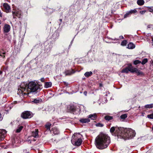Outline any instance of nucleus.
Instances as JSON below:
<instances>
[{"label":"nucleus","mask_w":153,"mask_h":153,"mask_svg":"<svg viewBox=\"0 0 153 153\" xmlns=\"http://www.w3.org/2000/svg\"><path fill=\"white\" fill-rule=\"evenodd\" d=\"M42 85L34 82H30L27 86L25 85L24 83H22L20 87L18 88L17 94L21 96H24L29 94L27 92L29 89L33 92L39 91L42 89Z\"/></svg>","instance_id":"f257e3e1"},{"label":"nucleus","mask_w":153,"mask_h":153,"mask_svg":"<svg viewBox=\"0 0 153 153\" xmlns=\"http://www.w3.org/2000/svg\"><path fill=\"white\" fill-rule=\"evenodd\" d=\"M110 143V137L106 134L101 133L96 137L95 140V144L99 149L106 148Z\"/></svg>","instance_id":"f03ea898"},{"label":"nucleus","mask_w":153,"mask_h":153,"mask_svg":"<svg viewBox=\"0 0 153 153\" xmlns=\"http://www.w3.org/2000/svg\"><path fill=\"white\" fill-rule=\"evenodd\" d=\"M134 131L131 128H126L118 133V138L123 139L124 140L132 138L134 137Z\"/></svg>","instance_id":"7ed1b4c3"},{"label":"nucleus","mask_w":153,"mask_h":153,"mask_svg":"<svg viewBox=\"0 0 153 153\" xmlns=\"http://www.w3.org/2000/svg\"><path fill=\"white\" fill-rule=\"evenodd\" d=\"M82 137L79 133H74L72 137L71 142L74 146H79L81 144L82 140L81 139Z\"/></svg>","instance_id":"20e7f679"},{"label":"nucleus","mask_w":153,"mask_h":153,"mask_svg":"<svg viewBox=\"0 0 153 153\" xmlns=\"http://www.w3.org/2000/svg\"><path fill=\"white\" fill-rule=\"evenodd\" d=\"M21 117L23 119H26L31 118L33 117L32 113L28 111H25L21 114Z\"/></svg>","instance_id":"39448f33"},{"label":"nucleus","mask_w":153,"mask_h":153,"mask_svg":"<svg viewBox=\"0 0 153 153\" xmlns=\"http://www.w3.org/2000/svg\"><path fill=\"white\" fill-rule=\"evenodd\" d=\"M13 18H20L22 16V13L21 11L19 10H16L14 12H12Z\"/></svg>","instance_id":"423d86ee"},{"label":"nucleus","mask_w":153,"mask_h":153,"mask_svg":"<svg viewBox=\"0 0 153 153\" xmlns=\"http://www.w3.org/2000/svg\"><path fill=\"white\" fill-rule=\"evenodd\" d=\"M122 129L121 128H119L117 127H112L110 129V131L112 133H114L115 131V136H117V134L120 133Z\"/></svg>","instance_id":"0eeeda50"},{"label":"nucleus","mask_w":153,"mask_h":153,"mask_svg":"<svg viewBox=\"0 0 153 153\" xmlns=\"http://www.w3.org/2000/svg\"><path fill=\"white\" fill-rule=\"evenodd\" d=\"M129 71L132 73L134 72V69L130 64H129L127 67L123 69L121 71V72L127 73Z\"/></svg>","instance_id":"6e6552de"},{"label":"nucleus","mask_w":153,"mask_h":153,"mask_svg":"<svg viewBox=\"0 0 153 153\" xmlns=\"http://www.w3.org/2000/svg\"><path fill=\"white\" fill-rule=\"evenodd\" d=\"M6 132V131L5 130L0 129V140L4 139Z\"/></svg>","instance_id":"1a4fd4ad"},{"label":"nucleus","mask_w":153,"mask_h":153,"mask_svg":"<svg viewBox=\"0 0 153 153\" xmlns=\"http://www.w3.org/2000/svg\"><path fill=\"white\" fill-rule=\"evenodd\" d=\"M5 11L6 13L9 12L10 10V7L8 4L7 3H4L3 4Z\"/></svg>","instance_id":"9d476101"},{"label":"nucleus","mask_w":153,"mask_h":153,"mask_svg":"<svg viewBox=\"0 0 153 153\" xmlns=\"http://www.w3.org/2000/svg\"><path fill=\"white\" fill-rule=\"evenodd\" d=\"M134 73H135L137 75L139 76H142L144 75V73L139 69L134 68Z\"/></svg>","instance_id":"9b49d317"},{"label":"nucleus","mask_w":153,"mask_h":153,"mask_svg":"<svg viewBox=\"0 0 153 153\" xmlns=\"http://www.w3.org/2000/svg\"><path fill=\"white\" fill-rule=\"evenodd\" d=\"M10 25L7 24L5 25L4 28V32L5 33L8 32L10 30Z\"/></svg>","instance_id":"f8f14e48"},{"label":"nucleus","mask_w":153,"mask_h":153,"mask_svg":"<svg viewBox=\"0 0 153 153\" xmlns=\"http://www.w3.org/2000/svg\"><path fill=\"white\" fill-rule=\"evenodd\" d=\"M38 129H36L35 131H33L32 133V136L31 137H33L34 138H36L38 136Z\"/></svg>","instance_id":"ddd939ff"},{"label":"nucleus","mask_w":153,"mask_h":153,"mask_svg":"<svg viewBox=\"0 0 153 153\" xmlns=\"http://www.w3.org/2000/svg\"><path fill=\"white\" fill-rule=\"evenodd\" d=\"M134 13V10H131L128 11L124 15V17L126 18L130 16L131 14Z\"/></svg>","instance_id":"4468645a"},{"label":"nucleus","mask_w":153,"mask_h":153,"mask_svg":"<svg viewBox=\"0 0 153 153\" xmlns=\"http://www.w3.org/2000/svg\"><path fill=\"white\" fill-rule=\"evenodd\" d=\"M90 119L88 118H82L80 119V122L82 123H86L90 121Z\"/></svg>","instance_id":"2eb2a0df"},{"label":"nucleus","mask_w":153,"mask_h":153,"mask_svg":"<svg viewBox=\"0 0 153 153\" xmlns=\"http://www.w3.org/2000/svg\"><path fill=\"white\" fill-rule=\"evenodd\" d=\"M88 117L89 119L91 118V120H94L97 118V116L96 114H94L89 115L88 116Z\"/></svg>","instance_id":"dca6fc26"},{"label":"nucleus","mask_w":153,"mask_h":153,"mask_svg":"<svg viewBox=\"0 0 153 153\" xmlns=\"http://www.w3.org/2000/svg\"><path fill=\"white\" fill-rule=\"evenodd\" d=\"M74 71L73 70H72L71 71H66L65 72V74L66 76L74 74Z\"/></svg>","instance_id":"f3484780"},{"label":"nucleus","mask_w":153,"mask_h":153,"mask_svg":"<svg viewBox=\"0 0 153 153\" xmlns=\"http://www.w3.org/2000/svg\"><path fill=\"white\" fill-rule=\"evenodd\" d=\"M52 85V83L51 82H46L45 83L44 87L46 88L50 87Z\"/></svg>","instance_id":"a211bd4d"},{"label":"nucleus","mask_w":153,"mask_h":153,"mask_svg":"<svg viewBox=\"0 0 153 153\" xmlns=\"http://www.w3.org/2000/svg\"><path fill=\"white\" fill-rule=\"evenodd\" d=\"M53 133L54 134H57L59 133V130L56 127H54L52 129Z\"/></svg>","instance_id":"6ab92c4d"},{"label":"nucleus","mask_w":153,"mask_h":153,"mask_svg":"<svg viewBox=\"0 0 153 153\" xmlns=\"http://www.w3.org/2000/svg\"><path fill=\"white\" fill-rule=\"evenodd\" d=\"M127 48L129 49H132L134 48V45L133 43L130 42L127 45Z\"/></svg>","instance_id":"aec40b11"},{"label":"nucleus","mask_w":153,"mask_h":153,"mask_svg":"<svg viewBox=\"0 0 153 153\" xmlns=\"http://www.w3.org/2000/svg\"><path fill=\"white\" fill-rule=\"evenodd\" d=\"M92 74V73L91 71L86 72L84 74V75L86 77H88Z\"/></svg>","instance_id":"412c9836"},{"label":"nucleus","mask_w":153,"mask_h":153,"mask_svg":"<svg viewBox=\"0 0 153 153\" xmlns=\"http://www.w3.org/2000/svg\"><path fill=\"white\" fill-rule=\"evenodd\" d=\"M137 3L139 5H142L144 4V1L143 0H138Z\"/></svg>","instance_id":"4be33fe9"},{"label":"nucleus","mask_w":153,"mask_h":153,"mask_svg":"<svg viewBox=\"0 0 153 153\" xmlns=\"http://www.w3.org/2000/svg\"><path fill=\"white\" fill-rule=\"evenodd\" d=\"M23 127L22 126H19L18 127V128L16 129V132L19 133L22 130Z\"/></svg>","instance_id":"5701e85b"},{"label":"nucleus","mask_w":153,"mask_h":153,"mask_svg":"<svg viewBox=\"0 0 153 153\" xmlns=\"http://www.w3.org/2000/svg\"><path fill=\"white\" fill-rule=\"evenodd\" d=\"M144 107L146 108H153V103L146 105Z\"/></svg>","instance_id":"b1692460"},{"label":"nucleus","mask_w":153,"mask_h":153,"mask_svg":"<svg viewBox=\"0 0 153 153\" xmlns=\"http://www.w3.org/2000/svg\"><path fill=\"white\" fill-rule=\"evenodd\" d=\"M104 118L105 120L108 121H109L113 119L112 117L108 116H106Z\"/></svg>","instance_id":"393cba45"},{"label":"nucleus","mask_w":153,"mask_h":153,"mask_svg":"<svg viewBox=\"0 0 153 153\" xmlns=\"http://www.w3.org/2000/svg\"><path fill=\"white\" fill-rule=\"evenodd\" d=\"M127 117V114H125L121 115L120 116V118L121 119H125Z\"/></svg>","instance_id":"a878e982"},{"label":"nucleus","mask_w":153,"mask_h":153,"mask_svg":"<svg viewBox=\"0 0 153 153\" xmlns=\"http://www.w3.org/2000/svg\"><path fill=\"white\" fill-rule=\"evenodd\" d=\"M42 100H38L37 99H35L32 102L35 103H39Z\"/></svg>","instance_id":"bb28decb"},{"label":"nucleus","mask_w":153,"mask_h":153,"mask_svg":"<svg viewBox=\"0 0 153 153\" xmlns=\"http://www.w3.org/2000/svg\"><path fill=\"white\" fill-rule=\"evenodd\" d=\"M127 43V41L126 40H124L123 41L121 44V45L122 46H126Z\"/></svg>","instance_id":"cd10ccee"},{"label":"nucleus","mask_w":153,"mask_h":153,"mask_svg":"<svg viewBox=\"0 0 153 153\" xmlns=\"http://www.w3.org/2000/svg\"><path fill=\"white\" fill-rule=\"evenodd\" d=\"M51 125V123H47L45 125V127L47 128V130H50Z\"/></svg>","instance_id":"c85d7f7f"},{"label":"nucleus","mask_w":153,"mask_h":153,"mask_svg":"<svg viewBox=\"0 0 153 153\" xmlns=\"http://www.w3.org/2000/svg\"><path fill=\"white\" fill-rule=\"evenodd\" d=\"M148 62V59L146 58L144 59L142 62H141V64L142 65H144L146 63H147Z\"/></svg>","instance_id":"c756f323"},{"label":"nucleus","mask_w":153,"mask_h":153,"mask_svg":"<svg viewBox=\"0 0 153 153\" xmlns=\"http://www.w3.org/2000/svg\"><path fill=\"white\" fill-rule=\"evenodd\" d=\"M141 63V61L138 60H134V65H138L139 64H140Z\"/></svg>","instance_id":"7c9ffc66"},{"label":"nucleus","mask_w":153,"mask_h":153,"mask_svg":"<svg viewBox=\"0 0 153 153\" xmlns=\"http://www.w3.org/2000/svg\"><path fill=\"white\" fill-rule=\"evenodd\" d=\"M147 117L149 119H153V113L151 114H148L147 116Z\"/></svg>","instance_id":"2f4dec72"},{"label":"nucleus","mask_w":153,"mask_h":153,"mask_svg":"<svg viewBox=\"0 0 153 153\" xmlns=\"http://www.w3.org/2000/svg\"><path fill=\"white\" fill-rule=\"evenodd\" d=\"M149 10L150 12H153V7H149Z\"/></svg>","instance_id":"473e14b6"},{"label":"nucleus","mask_w":153,"mask_h":153,"mask_svg":"<svg viewBox=\"0 0 153 153\" xmlns=\"http://www.w3.org/2000/svg\"><path fill=\"white\" fill-rule=\"evenodd\" d=\"M97 126H100V127H102L103 126V124H102L97 123Z\"/></svg>","instance_id":"72a5a7b5"},{"label":"nucleus","mask_w":153,"mask_h":153,"mask_svg":"<svg viewBox=\"0 0 153 153\" xmlns=\"http://www.w3.org/2000/svg\"><path fill=\"white\" fill-rule=\"evenodd\" d=\"M146 11V10H142L140 12V13L141 14H143L145 13Z\"/></svg>","instance_id":"f704fd0d"},{"label":"nucleus","mask_w":153,"mask_h":153,"mask_svg":"<svg viewBox=\"0 0 153 153\" xmlns=\"http://www.w3.org/2000/svg\"><path fill=\"white\" fill-rule=\"evenodd\" d=\"M40 80L42 82H44V78H42Z\"/></svg>","instance_id":"c9c22d12"},{"label":"nucleus","mask_w":153,"mask_h":153,"mask_svg":"<svg viewBox=\"0 0 153 153\" xmlns=\"http://www.w3.org/2000/svg\"><path fill=\"white\" fill-rule=\"evenodd\" d=\"M0 16L2 17V13L1 12V10H0Z\"/></svg>","instance_id":"e433bc0d"},{"label":"nucleus","mask_w":153,"mask_h":153,"mask_svg":"<svg viewBox=\"0 0 153 153\" xmlns=\"http://www.w3.org/2000/svg\"><path fill=\"white\" fill-rule=\"evenodd\" d=\"M99 102H101V103H102V104H103L104 103V102H104L103 101H102V100H101V99H99Z\"/></svg>","instance_id":"4c0bfd02"},{"label":"nucleus","mask_w":153,"mask_h":153,"mask_svg":"<svg viewBox=\"0 0 153 153\" xmlns=\"http://www.w3.org/2000/svg\"><path fill=\"white\" fill-rule=\"evenodd\" d=\"M83 94H84L85 95V96H86L87 95V92L86 91H85L84 92V93H83Z\"/></svg>","instance_id":"58836bf2"},{"label":"nucleus","mask_w":153,"mask_h":153,"mask_svg":"<svg viewBox=\"0 0 153 153\" xmlns=\"http://www.w3.org/2000/svg\"><path fill=\"white\" fill-rule=\"evenodd\" d=\"M31 139L30 140V139H28L27 140V141L29 142V143H31Z\"/></svg>","instance_id":"ea45409f"},{"label":"nucleus","mask_w":153,"mask_h":153,"mask_svg":"<svg viewBox=\"0 0 153 153\" xmlns=\"http://www.w3.org/2000/svg\"><path fill=\"white\" fill-rule=\"evenodd\" d=\"M120 38L121 39H123L124 38L122 36H120Z\"/></svg>","instance_id":"a19ab883"},{"label":"nucleus","mask_w":153,"mask_h":153,"mask_svg":"<svg viewBox=\"0 0 153 153\" xmlns=\"http://www.w3.org/2000/svg\"><path fill=\"white\" fill-rule=\"evenodd\" d=\"M2 118H1V114L0 113V120H2Z\"/></svg>","instance_id":"79ce46f5"},{"label":"nucleus","mask_w":153,"mask_h":153,"mask_svg":"<svg viewBox=\"0 0 153 153\" xmlns=\"http://www.w3.org/2000/svg\"><path fill=\"white\" fill-rule=\"evenodd\" d=\"M114 40L117 41L118 40V39H114Z\"/></svg>","instance_id":"37998d69"},{"label":"nucleus","mask_w":153,"mask_h":153,"mask_svg":"<svg viewBox=\"0 0 153 153\" xmlns=\"http://www.w3.org/2000/svg\"><path fill=\"white\" fill-rule=\"evenodd\" d=\"M151 64L152 65V66H153V61H152Z\"/></svg>","instance_id":"c03bdc74"},{"label":"nucleus","mask_w":153,"mask_h":153,"mask_svg":"<svg viewBox=\"0 0 153 153\" xmlns=\"http://www.w3.org/2000/svg\"><path fill=\"white\" fill-rule=\"evenodd\" d=\"M152 41L153 42V36L152 37Z\"/></svg>","instance_id":"a18cd8bd"},{"label":"nucleus","mask_w":153,"mask_h":153,"mask_svg":"<svg viewBox=\"0 0 153 153\" xmlns=\"http://www.w3.org/2000/svg\"><path fill=\"white\" fill-rule=\"evenodd\" d=\"M33 141H36V139H33Z\"/></svg>","instance_id":"49530a36"},{"label":"nucleus","mask_w":153,"mask_h":153,"mask_svg":"<svg viewBox=\"0 0 153 153\" xmlns=\"http://www.w3.org/2000/svg\"><path fill=\"white\" fill-rule=\"evenodd\" d=\"M137 12V10L134 9V13H136Z\"/></svg>","instance_id":"de8ad7c7"},{"label":"nucleus","mask_w":153,"mask_h":153,"mask_svg":"<svg viewBox=\"0 0 153 153\" xmlns=\"http://www.w3.org/2000/svg\"><path fill=\"white\" fill-rule=\"evenodd\" d=\"M51 10V9H48V11H49V10Z\"/></svg>","instance_id":"09e8293b"},{"label":"nucleus","mask_w":153,"mask_h":153,"mask_svg":"<svg viewBox=\"0 0 153 153\" xmlns=\"http://www.w3.org/2000/svg\"><path fill=\"white\" fill-rule=\"evenodd\" d=\"M150 25H148V28H149V27H150Z\"/></svg>","instance_id":"8fccbe9b"},{"label":"nucleus","mask_w":153,"mask_h":153,"mask_svg":"<svg viewBox=\"0 0 153 153\" xmlns=\"http://www.w3.org/2000/svg\"><path fill=\"white\" fill-rule=\"evenodd\" d=\"M60 21L61 22L62 21V19H60Z\"/></svg>","instance_id":"3c124183"},{"label":"nucleus","mask_w":153,"mask_h":153,"mask_svg":"<svg viewBox=\"0 0 153 153\" xmlns=\"http://www.w3.org/2000/svg\"><path fill=\"white\" fill-rule=\"evenodd\" d=\"M152 45L153 46V42L152 43Z\"/></svg>","instance_id":"603ef678"},{"label":"nucleus","mask_w":153,"mask_h":153,"mask_svg":"<svg viewBox=\"0 0 153 153\" xmlns=\"http://www.w3.org/2000/svg\"><path fill=\"white\" fill-rule=\"evenodd\" d=\"M0 73L1 74V71H0Z\"/></svg>","instance_id":"864d4df0"},{"label":"nucleus","mask_w":153,"mask_h":153,"mask_svg":"<svg viewBox=\"0 0 153 153\" xmlns=\"http://www.w3.org/2000/svg\"><path fill=\"white\" fill-rule=\"evenodd\" d=\"M100 86H101V84H100Z\"/></svg>","instance_id":"5fc2aeb1"}]
</instances>
